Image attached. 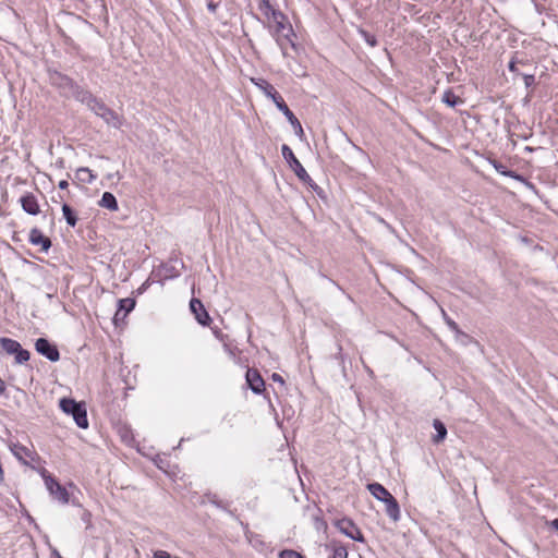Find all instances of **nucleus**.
<instances>
[{"label": "nucleus", "mask_w": 558, "mask_h": 558, "mask_svg": "<svg viewBox=\"0 0 558 558\" xmlns=\"http://www.w3.org/2000/svg\"><path fill=\"white\" fill-rule=\"evenodd\" d=\"M258 9L268 20H278L282 17V13L275 9L269 0H260Z\"/></svg>", "instance_id": "16"}, {"label": "nucleus", "mask_w": 558, "mask_h": 558, "mask_svg": "<svg viewBox=\"0 0 558 558\" xmlns=\"http://www.w3.org/2000/svg\"><path fill=\"white\" fill-rule=\"evenodd\" d=\"M245 378L248 387L254 393L259 395L265 390V381L257 369L248 368L246 371Z\"/></svg>", "instance_id": "9"}, {"label": "nucleus", "mask_w": 558, "mask_h": 558, "mask_svg": "<svg viewBox=\"0 0 558 558\" xmlns=\"http://www.w3.org/2000/svg\"><path fill=\"white\" fill-rule=\"evenodd\" d=\"M1 348L10 355H14L16 364H24L29 360V352L22 348L19 341L11 338H0Z\"/></svg>", "instance_id": "4"}, {"label": "nucleus", "mask_w": 558, "mask_h": 558, "mask_svg": "<svg viewBox=\"0 0 558 558\" xmlns=\"http://www.w3.org/2000/svg\"><path fill=\"white\" fill-rule=\"evenodd\" d=\"M368 492L372 494L374 498L379 501L385 502L386 500L393 497L381 484L379 483H371L367 485Z\"/></svg>", "instance_id": "15"}, {"label": "nucleus", "mask_w": 558, "mask_h": 558, "mask_svg": "<svg viewBox=\"0 0 558 558\" xmlns=\"http://www.w3.org/2000/svg\"><path fill=\"white\" fill-rule=\"evenodd\" d=\"M68 186H69V183H68V181H66V180H61V181L59 182V184H58V187H59L60 190H65Z\"/></svg>", "instance_id": "41"}, {"label": "nucleus", "mask_w": 558, "mask_h": 558, "mask_svg": "<svg viewBox=\"0 0 558 558\" xmlns=\"http://www.w3.org/2000/svg\"><path fill=\"white\" fill-rule=\"evenodd\" d=\"M441 313H442V318H444L446 325L449 327V329L452 332H454V335L458 333L460 331L458 324L452 318H450L444 310H441Z\"/></svg>", "instance_id": "25"}, {"label": "nucleus", "mask_w": 558, "mask_h": 558, "mask_svg": "<svg viewBox=\"0 0 558 558\" xmlns=\"http://www.w3.org/2000/svg\"><path fill=\"white\" fill-rule=\"evenodd\" d=\"M551 526L558 530V519L551 521Z\"/></svg>", "instance_id": "43"}, {"label": "nucleus", "mask_w": 558, "mask_h": 558, "mask_svg": "<svg viewBox=\"0 0 558 558\" xmlns=\"http://www.w3.org/2000/svg\"><path fill=\"white\" fill-rule=\"evenodd\" d=\"M305 183L308 184L315 192L320 194L322 189L313 180H312V182H305Z\"/></svg>", "instance_id": "40"}, {"label": "nucleus", "mask_w": 558, "mask_h": 558, "mask_svg": "<svg viewBox=\"0 0 558 558\" xmlns=\"http://www.w3.org/2000/svg\"><path fill=\"white\" fill-rule=\"evenodd\" d=\"M75 179L82 183L90 184L95 181L96 175L87 167L78 168L75 172Z\"/></svg>", "instance_id": "20"}, {"label": "nucleus", "mask_w": 558, "mask_h": 558, "mask_svg": "<svg viewBox=\"0 0 558 558\" xmlns=\"http://www.w3.org/2000/svg\"><path fill=\"white\" fill-rule=\"evenodd\" d=\"M5 392V384L4 381L0 378V396L4 395Z\"/></svg>", "instance_id": "42"}, {"label": "nucleus", "mask_w": 558, "mask_h": 558, "mask_svg": "<svg viewBox=\"0 0 558 558\" xmlns=\"http://www.w3.org/2000/svg\"><path fill=\"white\" fill-rule=\"evenodd\" d=\"M122 315H123V312H120V310H117L114 317H113V322L116 325L118 324L119 320L124 319V318H122Z\"/></svg>", "instance_id": "39"}, {"label": "nucleus", "mask_w": 558, "mask_h": 558, "mask_svg": "<svg viewBox=\"0 0 558 558\" xmlns=\"http://www.w3.org/2000/svg\"><path fill=\"white\" fill-rule=\"evenodd\" d=\"M135 300L131 298L120 299L118 301V310L123 312L122 318H125L126 315L135 307Z\"/></svg>", "instance_id": "22"}, {"label": "nucleus", "mask_w": 558, "mask_h": 558, "mask_svg": "<svg viewBox=\"0 0 558 558\" xmlns=\"http://www.w3.org/2000/svg\"><path fill=\"white\" fill-rule=\"evenodd\" d=\"M52 83L61 90L62 95L70 97L71 90L75 87L76 83L66 75L57 73L52 76Z\"/></svg>", "instance_id": "11"}, {"label": "nucleus", "mask_w": 558, "mask_h": 558, "mask_svg": "<svg viewBox=\"0 0 558 558\" xmlns=\"http://www.w3.org/2000/svg\"><path fill=\"white\" fill-rule=\"evenodd\" d=\"M20 203L25 213L36 216L39 214V205L36 196L32 193H27L20 198Z\"/></svg>", "instance_id": "14"}, {"label": "nucleus", "mask_w": 558, "mask_h": 558, "mask_svg": "<svg viewBox=\"0 0 558 558\" xmlns=\"http://www.w3.org/2000/svg\"><path fill=\"white\" fill-rule=\"evenodd\" d=\"M60 408L64 413L72 415L78 427H88L87 412L84 404L78 403L73 399L63 398L60 400Z\"/></svg>", "instance_id": "2"}, {"label": "nucleus", "mask_w": 558, "mask_h": 558, "mask_svg": "<svg viewBox=\"0 0 558 558\" xmlns=\"http://www.w3.org/2000/svg\"><path fill=\"white\" fill-rule=\"evenodd\" d=\"M96 116L100 117L108 125L120 129L122 118L112 109H110L102 100L96 98L89 108Z\"/></svg>", "instance_id": "3"}, {"label": "nucleus", "mask_w": 558, "mask_h": 558, "mask_svg": "<svg viewBox=\"0 0 558 558\" xmlns=\"http://www.w3.org/2000/svg\"><path fill=\"white\" fill-rule=\"evenodd\" d=\"M386 505V513L393 521L397 522L400 519V507L395 497H390V499L385 501Z\"/></svg>", "instance_id": "17"}, {"label": "nucleus", "mask_w": 558, "mask_h": 558, "mask_svg": "<svg viewBox=\"0 0 558 558\" xmlns=\"http://www.w3.org/2000/svg\"><path fill=\"white\" fill-rule=\"evenodd\" d=\"M44 480L47 489L53 496L54 499H57L61 504L69 502V493L64 486L60 485L54 477L46 473H44Z\"/></svg>", "instance_id": "7"}, {"label": "nucleus", "mask_w": 558, "mask_h": 558, "mask_svg": "<svg viewBox=\"0 0 558 558\" xmlns=\"http://www.w3.org/2000/svg\"><path fill=\"white\" fill-rule=\"evenodd\" d=\"M282 157L284 160L289 163L291 169L294 171L295 175L302 181V182H312V178L308 175L302 163L299 161V159L294 156L292 149L283 144L281 147Z\"/></svg>", "instance_id": "6"}, {"label": "nucleus", "mask_w": 558, "mask_h": 558, "mask_svg": "<svg viewBox=\"0 0 558 558\" xmlns=\"http://www.w3.org/2000/svg\"><path fill=\"white\" fill-rule=\"evenodd\" d=\"M494 167L502 175H506V177H509V178H514V179H518V180L522 179L521 175L515 174L513 171L506 170L505 166H502L501 163H495Z\"/></svg>", "instance_id": "26"}, {"label": "nucleus", "mask_w": 558, "mask_h": 558, "mask_svg": "<svg viewBox=\"0 0 558 558\" xmlns=\"http://www.w3.org/2000/svg\"><path fill=\"white\" fill-rule=\"evenodd\" d=\"M62 213H63V217H64L66 223L70 227H75L76 222H77V217H76L75 213L73 211V209L68 204L62 205Z\"/></svg>", "instance_id": "24"}, {"label": "nucleus", "mask_w": 558, "mask_h": 558, "mask_svg": "<svg viewBox=\"0 0 558 558\" xmlns=\"http://www.w3.org/2000/svg\"><path fill=\"white\" fill-rule=\"evenodd\" d=\"M15 456L22 454V451H14Z\"/></svg>", "instance_id": "46"}, {"label": "nucleus", "mask_w": 558, "mask_h": 558, "mask_svg": "<svg viewBox=\"0 0 558 558\" xmlns=\"http://www.w3.org/2000/svg\"><path fill=\"white\" fill-rule=\"evenodd\" d=\"M154 558H178V557H172L168 551L158 549V550L154 551Z\"/></svg>", "instance_id": "32"}, {"label": "nucleus", "mask_w": 558, "mask_h": 558, "mask_svg": "<svg viewBox=\"0 0 558 558\" xmlns=\"http://www.w3.org/2000/svg\"><path fill=\"white\" fill-rule=\"evenodd\" d=\"M272 21L276 23V32L277 33H282L286 29L284 15L283 14H282L281 19L272 20Z\"/></svg>", "instance_id": "30"}, {"label": "nucleus", "mask_w": 558, "mask_h": 558, "mask_svg": "<svg viewBox=\"0 0 558 558\" xmlns=\"http://www.w3.org/2000/svg\"><path fill=\"white\" fill-rule=\"evenodd\" d=\"M525 87H531L535 83V76L533 74L522 75Z\"/></svg>", "instance_id": "31"}, {"label": "nucleus", "mask_w": 558, "mask_h": 558, "mask_svg": "<svg viewBox=\"0 0 558 558\" xmlns=\"http://www.w3.org/2000/svg\"><path fill=\"white\" fill-rule=\"evenodd\" d=\"M279 558H304V556L293 549H283L279 553Z\"/></svg>", "instance_id": "28"}, {"label": "nucleus", "mask_w": 558, "mask_h": 558, "mask_svg": "<svg viewBox=\"0 0 558 558\" xmlns=\"http://www.w3.org/2000/svg\"><path fill=\"white\" fill-rule=\"evenodd\" d=\"M150 282H149V279H147L138 289H137V293L138 294H142L144 293L147 288L149 287Z\"/></svg>", "instance_id": "36"}, {"label": "nucleus", "mask_w": 558, "mask_h": 558, "mask_svg": "<svg viewBox=\"0 0 558 558\" xmlns=\"http://www.w3.org/2000/svg\"><path fill=\"white\" fill-rule=\"evenodd\" d=\"M456 339L464 345L473 341V339L461 329L458 333H456Z\"/></svg>", "instance_id": "29"}, {"label": "nucleus", "mask_w": 558, "mask_h": 558, "mask_svg": "<svg viewBox=\"0 0 558 558\" xmlns=\"http://www.w3.org/2000/svg\"><path fill=\"white\" fill-rule=\"evenodd\" d=\"M90 517H92V514L89 511H87V510L82 511L81 519L83 522H85L87 524L86 527H88L90 525Z\"/></svg>", "instance_id": "33"}, {"label": "nucleus", "mask_w": 558, "mask_h": 558, "mask_svg": "<svg viewBox=\"0 0 558 558\" xmlns=\"http://www.w3.org/2000/svg\"><path fill=\"white\" fill-rule=\"evenodd\" d=\"M441 100L451 108L463 102L462 99L459 96L454 95V93L451 89H447L442 94Z\"/></svg>", "instance_id": "23"}, {"label": "nucleus", "mask_w": 558, "mask_h": 558, "mask_svg": "<svg viewBox=\"0 0 558 558\" xmlns=\"http://www.w3.org/2000/svg\"><path fill=\"white\" fill-rule=\"evenodd\" d=\"M28 240L33 245L40 246L43 252H47L51 246L50 239L45 236L43 232L37 228H33L29 231Z\"/></svg>", "instance_id": "12"}, {"label": "nucleus", "mask_w": 558, "mask_h": 558, "mask_svg": "<svg viewBox=\"0 0 558 558\" xmlns=\"http://www.w3.org/2000/svg\"><path fill=\"white\" fill-rule=\"evenodd\" d=\"M114 175H117V177H118V179H120V178H121V177H120V173H119V172H117V173H114V174H108V179H112Z\"/></svg>", "instance_id": "44"}, {"label": "nucleus", "mask_w": 558, "mask_h": 558, "mask_svg": "<svg viewBox=\"0 0 558 558\" xmlns=\"http://www.w3.org/2000/svg\"><path fill=\"white\" fill-rule=\"evenodd\" d=\"M333 524L339 530V532L347 537L359 543H365V537L362 531L352 519L344 517L336 520Z\"/></svg>", "instance_id": "5"}, {"label": "nucleus", "mask_w": 558, "mask_h": 558, "mask_svg": "<svg viewBox=\"0 0 558 558\" xmlns=\"http://www.w3.org/2000/svg\"><path fill=\"white\" fill-rule=\"evenodd\" d=\"M508 69H509V71H510V72L515 73V74H519L518 69H517V62H515V60H514V59H512V60L509 62V64H508Z\"/></svg>", "instance_id": "34"}, {"label": "nucleus", "mask_w": 558, "mask_h": 558, "mask_svg": "<svg viewBox=\"0 0 558 558\" xmlns=\"http://www.w3.org/2000/svg\"><path fill=\"white\" fill-rule=\"evenodd\" d=\"M15 456L22 454V451H14Z\"/></svg>", "instance_id": "45"}, {"label": "nucleus", "mask_w": 558, "mask_h": 558, "mask_svg": "<svg viewBox=\"0 0 558 558\" xmlns=\"http://www.w3.org/2000/svg\"><path fill=\"white\" fill-rule=\"evenodd\" d=\"M70 97H73L75 100L86 105L88 109L90 108V105L95 102V97L89 90L84 89L83 87L78 86L77 84L75 87L71 90Z\"/></svg>", "instance_id": "13"}, {"label": "nucleus", "mask_w": 558, "mask_h": 558, "mask_svg": "<svg viewBox=\"0 0 558 558\" xmlns=\"http://www.w3.org/2000/svg\"><path fill=\"white\" fill-rule=\"evenodd\" d=\"M252 83L258 87L268 98H270L274 104L276 105L277 109L281 111L284 117L288 119V121L291 123L293 129L295 130L296 134L302 135L303 129L298 120V118L294 116V113L289 109L287 104L284 102L281 95L276 90V88L265 78H252Z\"/></svg>", "instance_id": "1"}, {"label": "nucleus", "mask_w": 558, "mask_h": 558, "mask_svg": "<svg viewBox=\"0 0 558 558\" xmlns=\"http://www.w3.org/2000/svg\"><path fill=\"white\" fill-rule=\"evenodd\" d=\"M433 426L436 430V435L433 437V441L438 444L446 438L447 428H446L445 424L439 420H434Z\"/></svg>", "instance_id": "21"}, {"label": "nucleus", "mask_w": 558, "mask_h": 558, "mask_svg": "<svg viewBox=\"0 0 558 558\" xmlns=\"http://www.w3.org/2000/svg\"><path fill=\"white\" fill-rule=\"evenodd\" d=\"M360 34L361 36L363 37V39L371 46V47H375L377 46V39L374 35L367 33L366 31L364 29H360Z\"/></svg>", "instance_id": "27"}, {"label": "nucleus", "mask_w": 558, "mask_h": 558, "mask_svg": "<svg viewBox=\"0 0 558 558\" xmlns=\"http://www.w3.org/2000/svg\"><path fill=\"white\" fill-rule=\"evenodd\" d=\"M271 379H272L274 381H276V383L281 384V385H283V384H284V380H283L282 376H281V375H279V374H277V373H274V374L271 375Z\"/></svg>", "instance_id": "38"}, {"label": "nucleus", "mask_w": 558, "mask_h": 558, "mask_svg": "<svg viewBox=\"0 0 558 558\" xmlns=\"http://www.w3.org/2000/svg\"><path fill=\"white\" fill-rule=\"evenodd\" d=\"M190 308L191 312L195 315L196 320L203 325L208 326L211 318L209 314L207 313L206 308L204 307V304L201 302V300L193 298L190 301Z\"/></svg>", "instance_id": "10"}, {"label": "nucleus", "mask_w": 558, "mask_h": 558, "mask_svg": "<svg viewBox=\"0 0 558 558\" xmlns=\"http://www.w3.org/2000/svg\"><path fill=\"white\" fill-rule=\"evenodd\" d=\"M327 548L331 550V558H348V548L340 542L331 541Z\"/></svg>", "instance_id": "19"}, {"label": "nucleus", "mask_w": 558, "mask_h": 558, "mask_svg": "<svg viewBox=\"0 0 558 558\" xmlns=\"http://www.w3.org/2000/svg\"><path fill=\"white\" fill-rule=\"evenodd\" d=\"M36 351L51 362L60 360V353L56 344L46 338H38L35 342Z\"/></svg>", "instance_id": "8"}, {"label": "nucleus", "mask_w": 558, "mask_h": 558, "mask_svg": "<svg viewBox=\"0 0 558 558\" xmlns=\"http://www.w3.org/2000/svg\"><path fill=\"white\" fill-rule=\"evenodd\" d=\"M217 8H218V3L214 2V1H208V2H207V9H208V11H210V12L215 13V12H216V10H217Z\"/></svg>", "instance_id": "37"}, {"label": "nucleus", "mask_w": 558, "mask_h": 558, "mask_svg": "<svg viewBox=\"0 0 558 558\" xmlns=\"http://www.w3.org/2000/svg\"><path fill=\"white\" fill-rule=\"evenodd\" d=\"M208 499L211 504H214L215 506L219 507V508H225V506H222L221 501L217 500V497L216 495H213V496H208Z\"/></svg>", "instance_id": "35"}, {"label": "nucleus", "mask_w": 558, "mask_h": 558, "mask_svg": "<svg viewBox=\"0 0 558 558\" xmlns=\"http://www.w3.org/2000/svg\"><path fill=\"white\" fill-rule=\"evenodd\" d=\"M98 205L102 208L109 209L111 211H117L119 209V205L116 196L110 192H105L98 202Z\"/></svg>", "instance_id": "18"}]
</instances>
